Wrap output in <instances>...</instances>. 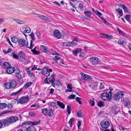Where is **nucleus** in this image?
<instances>
[{
  "label": "nucleus",
  "instance_id": "obj_51",
  "mask_svg": "<svg viewBox=\"0 0 131 131\" xmlns=\"http://www.w3.org/2000/svg\"><path fill=\"white\" fill-rule=\"evenodd\" d=\"M39 106V103H35L34 104H32L31 105L30 107H38Z\"/></svg>",
  "mask_w": 131,
  "mask_h": 131
},
{
  "label": "nucleus",
  "instance_id": "obj_3",
  "mask_svg": "<svg viewBox=\"0 0 131 131\" xmlns=\"http://www.w3.org/2000/svg\"><path fill=\"white\" fill-rule=\"evenodd\" d=\"M40 120L38 121H36L33 122H31V121H26L22 123V124L20 125L19 126H26L29 124L31 125V126H34L39 124L40 123Z\"/></svg>",
  "mask_w": 131,
  "mask_h": 131
},
{
  "label": "nucleus",
  "instance_id": "obj_31",
  "mask_svg": "<svg viewBox=\"0 0 131 131\" xmlns=\"http://www.w3.org/2000/svg\"><path fill=\"white\" fill-rule=\"evenodd\" d=\"M84 13L85 15L89 17L92 14L91 12L88 11H85Z\"/></svg>",
  "mask_w": 131,
  "mask_h": 131
},
{
  "label": "nucleus",
  "instance_id": "obj_53",
  "mask_svg": "<svg viewBox=\"0 0 131 131\" xmlns=\"http://www.w3.org/2000/svg\"><path fill=\"white\" fill-rule=\"evenodd\" d=\"M131 16L130 15H127L125 17V18L126 20L129 21L131 18Z\"/></svg>",
  "mask_w": 131,
  "mask_h": 131
},
{
  "label": "nucleus",
  "instance_id": "obj_25",
  "mask_svg": "<svg viewBox=\"0 0 131 131\" xmlns=\"http://www.w3.org/2000/svg\"><path fill=\"white\" fill-rule=\"evenodd\" d=\"M7 106V105L5 103H0V108L2 109H4Z\"/></svg>",
  "mask_w": 131,
  "mask_h": 131
},
{
  "label": "nucleus",
  "instance_id": "obj_54",
  "mask_svg": "<svg viewBox=\"0 0 131 131\" xmlns=\"http://www.w3.org/2000/svg\"><path fill=\"white\" fill-rule=\"evenodd\" d=\"M35 34L39 39L41 38V35L39 31H37L35 33Z\"/></svg>",
  "mask_w": 131,
  "mask_h": 131
},
{
  "label": "nucleus",
  "instance_id": "obj_18",
  "mask_svg": "<svg viewBox=\"0 0 131 131\" xmlns=\"http://www.w3.org/2000/svg\"><path fill=\"white\" fill-rule=\"evenodd\" d=\"M9 82L10 86H11V88H14L16 85V82L15 79H13L11 80Z\"/></svg>",
  "mask_w": 131,
  "mask_h": 131
},
{
  "label": "nucleus",
  "instance_id": "obj_35",
  "mask_svg": "<svg viewBox=\"0 0 131 131\" xmlns=\"http://www.w3.org/2000/svg\"><path fill=\"white\" fill-rule=\"evenodd\" d=\"M67 87L68 89H69L70 90H66V91H67L66 92H71L72 91V87L71 85L70 84H68L67 85Z\"/></svg>",
  "mask_w": 131,
  "mask_h": 131
},
{
  "label": "nucleus",
  "instance_id": "obj_23",
  "mask_svg": "<svg viewBox=\"0 0 131 131\" xmlns=\"http://www.w3.org/2000/svg\"><path fill=\"white\" fill-rule=\"evenodd\" d=\"M27 131H36V129L35 127L31 126L27 128Z\"/></svg>",
  "mask_w": 131,
  "mask_h": 131
},
{
  "label": "nucleus",
  "instance_id": "obj_63",
  "mask_svg": "<svg viewBox=\"0 0 131 131\" xmlns=\"http://www.w3.org/2000/svg\"><path fill=\"white\" fill-rule=\"evenodd\" d=\"M29 115L30 116H32L34 115L35 114L33 112H29Z\"/></svg>",
  "mask_w": 131,
  "mask_h": 131
},
{
  "label": "nucleus",
  "instance_id": "obj_43",
  "mask_svg": "<svg viewBox=\"0 0 131 131\" xmlns=\"http://www.w3.org/2000/svg\"><path fill=\"white\" fill-rule=\"evenodd\" d=\"M74 120V119L73 118H71L70 119L69 121L68 122V123L69 124L70 127L72 126V122Z\"/></svg>",
  "mask_w": 131,
  "mask_h": 131
},
{
  "label": "nucleus",
  "instance_id": "obj_38",
  "mask_svg": "<svg viewBox=\"0 0 131 131\" xmlns=\"http://www.w3.org/2000/svg\"><path fill=\"white\" fill-rule=\"evenodd\" d=\"M97 105L100 107H101L104 105V102L102 101H100L97 103Z\"/></svg>",
  "mask_w": 131,
  "mask_h": 131
},
{
  "label": "nucleus",
  "instance_id": "obj_57",
  "mask_svg": "<svg viewBox=\"0 0 131 131\" xmlns=\"http://www.w3.org/2000/svg\"><path fill=\"white\" fill-rule=\"evenodd\" d=\"M124 42V40L123 39H120L118 42V43L120 44H122Z\"/></svg>",
  "mask_w": 131,
  "mask_h": 131
},
{
  "label": "nucleus",
  "instance_id": "obj_11",
  "mask_svg": "<svg viewBox=\"0 0 131 131\" xmlns=\"http://www.w3.org/2000/svg\"><path fill=\"white\" fill-rule=\"evenodd\" d=\"M18 43L21 47L23 46H26L28 44L27 41H26L25 40L23 39H19Z\"/></svg>",
  "mask_w": 131,
  "mask_h": 131
},
{
  "label": "nucleus",
  "instance_id": "obj_1",
  "mask_svg": "<svg viewBox=\"0 0 131 131\" xmlns=\"http://www.w3.org/2000/svg\"><path fill=\"white\" fill-rule=\"evenodd\" d=\"M42 113L45 116H48L49 117H50L53 115V110L52 108L47 109L44 108L42 109Z\"/></svg>",
  "mask_w": 131,
  "mask_h": 131
},
{
  "label": "nucleus",
  "instance_id": "obj_22",
  "mask_svg": "<svg viewBox=\"0 0 131 131\" xmlns=\"http://www.w3.org/2000/svg\"><path fill=\"white\" fill-rule=\"evenodd\" d=\"M123 103L125 106H128L129 105L130 102L127 99H125L123 100Z\"/></svg>",
  "mask_w": 131,
  "mask_h": 131
},
{
  "label": "nucleus",
  "instance_id": "obj_37",
  "mask_svg": "<svg viewBox=\"0 0 131 131\" xmlns=\"http://www.w3.org/2000/svg\"><path fill=\"white\" fill-rule=\"evenodd\" d=\"M116 10L119 13V15L121 17L123 15V11L122 9H120V8L117 9Z\"/></svg>",
  "mask_w": 131,
  "mask_h": 131
},
{
  "label": "nucleus",
  "instance_id": "obj_26",
  "mask_svg": "<svg viewBox=\"0 0 131 131\" xmlns=\"http://www.w3.org/2000/svg\"><path fill=\"white\" fill-rule=\"evenodd\" d=\"M23 90V88H22L20 89L19 90L17 91V92L12 93L10 94V96L16 95L17 94H19Z\"/></svg>",
  "mask_w": 131,
  "mask_h": 131
},
{
  "label": "nucleus",
  "instance_id": "obj_52",
  "mask_svg": "<svg viewBox=\"0 0 131 131\" xmlns=\"http://www.w3.org/2000/svg\"><path fill=\"white\" fill-rule=\"evenodd\" d=\"M89 102L91 106H93L94 105L95 103L94 99H93V100H90Z\"/></svg>",
  "mask_w": 131,
  "mask_h": 131
},
{
  "label": "nucleus",
  "instance_id": "obj_64",
  "mask_svg": "<svg viewBox=\"0 0 131 131\" xmlns=\"http://www.w3.org/2000/svg\"><path fill=\"white\" fill-rule=\"evenodd\" d=\"M7 107L8 109H11L13 105L9 103L7 105Z\"/></svg>",
  "mask_w": 131,
  "mask_h": 131
},
{
  "label": "nucleus",
  "instance_id": "obj_27",
  "mask_svg": "<svg viewBox=\"0 0 131 131\" xmlns=\"http://www.w3.org/2000/svg\"><path fill=\"white\" fill-rule=\"evenodd\" d=\"M77 116L80 118H82L83 117V115L81 113V110L77 111Z\"/></svg>",
  "mask_w": 131,
  "mask_h": 131
},
{
  "label": "nucleus",
  "instance_id": "obj_21",
  "mask_svg": "<svg viewBox=\"0 0 131 131\" xmlns=\"http://www.w3.org/2000/svg\"><path fill=\"white\" fill-rule=\"evenodd\" d=\"M57 104L62 109H64L65 108V105L62 103L60 101L56 100Z\"/></svg>",
  "mask_w": 131,
  "mask_h": 131
},
{
  "label": "nucleus",
  "instance_id": "obj_50",
  "mask_svg": "<svg viewBox=\"0 0 131 131\" xmlns=\"http://www.w3.org/2000/svg\"><path fill=\"white\" fill-rule=\"evenodd\" d=\"M81 99V98L78 97H77L75 98V100H76L79 103V104H82L81 101H80Z\"/></svg>",
  "mask_w": 131,
  "mask_h": 131
},
{
  "label": "nucleus",
  "instance_id": "obj_48",
  "mask_svg": "<svg viewBox=\"0 0 131 131\" xmlns=\"http://www.w3.org/2000/svg\"><path fill=\"white\" fill-rule=\"evenodd\" d=\"M122 8L124 11L125 13H128V10L125 5L123 6Z\"/></svg>",
  "mask_w": 131,
  "mask_h": 131
},
{
  "label": "nucleus",
  "instance_id": "obj_12",
  "mask_svg": "<svg viewBox=\"0 0 131 131\" xmlns=\"http://www.w3.org/2000/svg\"><path fill=\"white\" fill-rule=\"evenodd\" d=\"M53 36L54 37H56L58 39H60L61 35L59 30H55L53 31Z\"/></svg>",
  "mask_w": 131,
  "mask_h": 131
},
{
  "label": "nucleus",
  "instance_id": "obj_60",
  "mask_svg": "<svg viewBox=\"0 0 131 131\" xmlns=\"http://www.w3.org/2000/svg\"><path fill=\"white\" fill-rule=\"evenodd\" d=\"M75 97V95L71 94L68 97V98L70 99H74Z\"/></svg>",
  "mask_w": 131,
  "mask_h": 131
},
{
  "label": "nucleus",
  "instance_id": "obj_32",
  "mask_svg": "<svg viewBox=\"0 0 131 131\" xmlns=\"http://www.w3.org/2000/svg\"><path fill=\"white\" fill-rule=\"evenodd\" d=\"M19 39L17 37H14L12 38V41L14 43H17V42L19 41Z\"/></svg>",
  "mask_w": 131,
  "mask_h": 131
},
{
  "label": "nucleus",
  "instance_id": "obj_4",
  "mask_svg": "<svg viewBox=\"0 0 131 131\" xmlns=\"http://www.w3.org/2000/svg\"><path fill=\"white\" fill-rule=\"evenodd\" d=\"M124 92L123 91H120L118 93L115 94L113 96V98L114 100L116 101L118 100L121 97L123 96Z\"/></svg>",
  "mask_w": 131,
  "mask_h": 131
},
{
  "label": "nucleus",
  "instance_id": "obj_29",
  "mask_svg": "<svg viewBox=\"0 0 131 131\" xmlns=\"http://www.w3.org/2000/svg\"><path fill=\"white\" fill-rule=\"evenodd\" d=\"M32 84L31 82H28L23 87L24 89H26L28 88Z\"/></svg>",
  "mask_w": 131,
  "mask_h": 131
},
{
  "label": "nucleus",
  "instance_id": "obj_33",
  "mask_svg": "<svg viewBox=\"0 0 131 131\" xmlns=\"http://www.w3.org/2000/svg\"><path fill=\"white\" fill-rule=\"evenodd\" d=\"M5 47H4V49ZM12 51V49L11 48H9L8 50L6 51V50H5V49L3 50V52L5 54H7V53H9L11 52Z\"/></svg>",
  "mask_w": 131,
  "mask_h": 131
},
{
  "label": "nucleus",
  "instance_id": "obj_8",
  "mask_svg": "<svg viewBox=\"0 0 131 131\" xmlns=\"http://www.w3.org/2000/svg\"><path fill=\"white\" fill-rule=\"evenodd\" d=\"M90 61L93 65L97 64L99 62V59L97 57H92L90 58Z\"/></svg>",
  "mask_w": 131,
  "mask_h": 131
},
{
  "label": "nucleus",
  "instance_id": "obj_9",
  "mask_svg": "<svg viewBox=\"0 0 131 131\" xmlns=\"http://www.w3.org/2000/svg\"><path fill=\"white\" fill-rule=\"evenodd\" d=\"M81 79L84 81L89 80L92 79L91 77L90 76L88 75L82 73H81Z\"/></svg>",
  "mask_w": 131,
  "mask_h": 131
},
{
  "label": "nucleus",
  "instance_id": "obj_59",
  "mask_svg": "<svg viewBox=\"0 0 131 131\" xmlns=\"http://www.w3.org/2000/svg\"><path fill=\"white\" fill-rule=\"evenodd\" d=\"M71 47L77 45V43L72 41L71 42Z\"/></svg>",
  "mask_w": 131,
  "mask_h": 131
},
{
  "label": "nucleus",
  "instance_id": "obj_16",
  "mask_svg": "<svg viewBox=\"0 0 131 131\" xmlns=\"http://www.w3.org/2000/svg\"><path fill=\"white\" fill-rule=\"evenodd\" d=\"M14 70V67H10L7 69L6 71L8 74H11L13 73Z\"/></svg>",
  "mask_w": 131,
  "mask_h": 131
},
{
  "label": "nucleus",
  "instance_id": "obj_55",
  "mask_svg": "<svg viewBox=\"0 0 131 131\" xmlns=\"http://www.w3.org/2000/svg\"><path fill=\"white\" fill-rule=\"evenodd\" d=\"M117 29L120 34L122 35L123 36H124L125 35V34L124 33L118 28H117Z\"/></svg>",
  "mask_w": 131,
  "mask_h": 131
},
{
  "label": "nucleus",
  "instance_id": "obj_13",
  "mask_svg": "<svg viewBox=\"0 0 131 131\" xmlns=\"http://www.w3.org/2000/svg\"><path fill=\"white\" fill-rule=\"evenodd\" d=\"M100 37L103 38H105L108 39H111L113 38L112 36L111 35H108L107 34L101 33L100 34Z\"/></svg>",
  "mask_w": 131,
  "mask_h": 131
},
{
  "label": "nucleus",
  "instance_id": "obj_61",
  "mask_svg": "<svg viewBox=\"0 0 131 131\" xmlns=\"http://www.w3.org/2000/svg\"><path fill=\"white\" fill-rule=\"evenodd\" d=\"M95 13L98 16H101L102 15V14L98 10H96Z\"/></svg>",
  "mask_w": 131,
  "mask_h": 131
},
{
  "label": "nucleus",
  "instance_id": "obj_24",
  "mask_svg": "<svg viewBox=\"0 0 131 131\" xmlns=\"http://www.w3.org/2000/svg\"><path fill=\"white\" fill-rule=\"evenodd\" d=\"M10 67V65L8 62H5L3 64V67L5 69H7Z\"/></svg>",
  "mask_w": 131,
  "mask_h": 131
},
{
  "label": "nucleus",
  "instance_id": "obj_10",
  "mask_svg": "<svg viewBox=\"0 0 131 131\" xmlns=\"http://www.w3.org/2000/svg\"><path fill=\"white\" fill-rule=\"evenodd\" d=\"M100 125L103 128L107 129L110 126V123L107 121H103L101 122Z\"/></svg>",
  "mask_w": 131,
  "mask_h": 131
},
{
  "label": "nucleus",
  "instance_id": "obj_36",
  "mask_svg": "<svg viewBox=\"0 0 131 131\" xmlns=\"http://www.w3.org/2000/svg\"><path fill=\"white\" fill-rule=\"evenodd\" d=\"M11 56H13V57L16 59H18L19 58V56L15 53V52H14L12 53Z\"/></svg>",
  "mask_w": 131,
  "mask_h": 131
},
{
  "label": "nucleus",
  "instance_id": "obj_34",
  "mask_svg": "<svg viewBox=\"0 0 131 131\" xmlns=\"http://www.w3.org/2000/svg\"><path fill=\"white\" fill-rule=\"evenodd\" d=\"M80 51V50L78 49H77L74 50L72 51V53L75 56L77 55L78 53H79Z\"/></svg>",
  "mask_w": 131,
  "mask_h": 131
},
{
  "label": "nucleus",
  "instance_id": "obj_30",
  "mask_svg": "<svg viewBox=\"0 0 131 131\" xmlns=\"http://www.w3.org/2000/svg\"><path fill=\"white\" fill-rule=\"evenodd\" d=\"M14 20L17 23L20 24H24L25 23V21H21L18 19H14Z\"/></svg>",
  "mask_w": 131,
  "mask_h": 131
},
{
  "label": "nucleus",
  "instance_id": "obj_45",
  "mask_svg": "<svg viewBox=\"0 0 131 131\" xmlns=\"http://www.w3.org/2000/svg\"><path fill=\"white\" fill-rule=\"evenodd\" d=\"M31 37V38L32 40H35V37L34 34L32 32L31 34L29 35Z\"/></svg>",
  "mask_w": 131,
  "mask_h": 131
},
{
  "label": "nucleus",
  "instance_id": "obj_17",
  "mask_svg": "<svg viewBox=\"0 0 131 131\" xmlns=\"http://www.w3.org/2000/svg\"><path fill=\"white\" fill-rule=\"evenodd\" d=\"M112 108L115 112L114 114L115 115H116L118 112H120L119 108L116 106H113L112 107Z\"/></svg>",
  "mask_w": 131,
  "mask_h": 131
},
{
  "label": "nucleus",
  "instance_id": "obj_62",
  "mask_svg": "<svg viewBox=\"0 0 131 131\" xmlns=\"http://www.w3.org/2000/svg\"><path fill=\"white\" fill-rule=\"evenodd\" d=\"M99 17H100V18L104 22V23L106 24H108V22H107V21H106V20L105 19L102 18V17H100L99 16Z\"/></svg>",
  "mask_w": 131,
  "mask_h": 131
},
{
  "label": "nucleus",
  "instance_id": "obj_42",
  "mask_svg": "<svg viewBox=\"0 0 131 131\" xmlns=\"http://www.w3.org/2000/svg\"><path fill=\"white\" fill-rule=\"evenodd\" d=\"M83 6H84L83 4L82 3H80L79 4L78 7L80 9V10L82 11L83 10L84 8Z\"/></svg>",
  "mask_w": 131,
  "mask_h": 131
},
{
  "label": "nucleus",
  "instance_id": "obj_6",
  "mask_svg": "<svg viewBox=\"0 0 131 131\" xmlns=\"http://www.w3.org/2000/svg\"><path fill=\"white\" fill-rule=\"evenodd\" d=\"M29 97L28 96L26 95L20 98L18 101V103L23 104L26 103L29 100Z\"/></svg>",
  "mask_w": 131,
  "mask_h": 131
},
{
  "label": "nucleus",
  "instance_id": "obj_14",
  "mask_svg": "<svg viewBox=\"0 0 131 131\" xmlns=\"http://www.w3.org/2000/svg\"><path fill=\"white\" fill-rule=\"evenodd\" d=\"M7 118L10 123L16 122L18 119L17 117L15 116H11Z\"/></svg>",
  "mask_w": 131,
  "mask_h": 131
},
{
  "label": "nucleus",
  "instance_id": "obj_56",
  "mask_svg": "<svg viewBox=\"0 0 131 131\" xmlns=\"http://www.w3.org/2000/svg\"><path fill=\"white\" fill-rule=\"evenodd\" d=\"M34 46V45L32 43V41L31 40H30V46L29 47H28L30 49H32L33 47Z\"/></svg>",
  "mask_w": 131,
  "mask_h": 131
},
{
  "label": "nucleus",
  "instance_id": "obj_49",
  "mask_svg": "<svg viewBox=\"0 0 131 131\" xmlns=\"http://www.w3.org/2000/svg\"><path fill=\"white\" fill-rule=\"evenodd\" d=\"M71 110L70 109V107L69 105H68L67 106V111L68 112L69 115L71 113Z\"/></svg>",
  "mask_w": 131,
  "mask_h": 131
},
{
  "label": "nucleus",
  "instance_id": "obj_40",
  "mask_svg": "<svg viewBox=\"0 0 131 131\" xmlns=\"http://www.w3.org/2000/svg\"><path fill=\"white\" fill-rule=\"evenodd\" d=\"M42 19L45 20L47 21L48 22H51V19H49L46 16L44 15H43Z\"/></svg>",
  "mask_w": 131,
  "mask_h": 131
},
{
  "label": "nucleus",
  "instance_id": "obj_58",
  "mask_svg": "<svg viewBox=\"0 0 131 131\" xmlns=\"http://www.w3.org/2000/svg\"><path fill=\"white\" fill-rule=\"evenodd\" d=\"M25 29H26L27 31V33H30L31 31V30L29 27L28 26Z\"/></svg>",
  "mask_w": 131,
  "mask_h": 131
},
{
  "label": "nucleus",
  "instance_id": "obj_47",
  "mask_svg": "<svg viewBox=\"0 0 131 131\" xmlns=\"http://www.w3.org/2000/svg\"><path fill=\"white\" fill-rule=\"evenodd\" d=\"M29 69H27V72L28 75L30 77H32L33 76V74L32 72H31L30 71L28 70Z\"/></svg>",
  "mask_w": 131,
  "mask_h": 131
},
{
  "label": "nucleus",
  "instance_id": "obj_15",
  "mask_svg": "<svg viewBox=\"0 0 131 131\" xmlns=\"http://www.w3.org/2000/svg\"><path fill=\"white\" fill-rule=\"evenodd\" d=\"M40 49L41 51L46 53L48 54L50 53L48 49L45 46L41 45L40 46Z\"/></svg>",
  "mask_w": 131,
  "mask_h": 131
},
{
  "label": "nucleus",
  "instance_id": "obj_41",
  "mask_svg": "<svg viewBox=\"0 0 131 131\" xmlns=\"http://www.w3.org/2000/svg\"><path fill=\"white\" fill-rule=\"evenodd\" d=\"M63 45L65 46L71 47V42L69 41L66 42H64Z\"/></svg>",
  "mask_w": 131,
  "mask_h": 131
},
{
  "label": "nucleus",
  "instance_id": "obj_44",
  "mask_svg": "<svg viewBox=\"0 0 131 131\" xmlns=\"http://www.w3.org/2000/svg\"><path fill=\"white\" fill-rule=\"evenodd\" d=\"M11 112V111H9L8 110H6L4 111V112L0 113V116H1L2 115L6 114L9 112Z\"/></svg>",
  "mask_w": 131,
  "mask_h": 131
},
{
  "label": "nucleus",
  "instance_id": "obj_46",
  "mask_svg": "<svg viewBox=\"0 0 131 131\" xmlns=\"http://www.w3.org/2000/svg\"><path fill=\"white\" fill-rule=\"evenodd\" d=\"M13 73H14V75H15L16 74H18L19 73H20V71L18 69H17L16 70L14 68Z\"/></svg>",
  "mask_w": 131,
  "mask_h": 131
},
{
  "label": "nucleus",
  "instance_id": "obj_19",
  "mask_svg": "<svg viewBox=\"0 0 131 131\" xmlns=\"http://www.w3.org/2000/svg\"><path fill=\"white\" fill-rule=\"evenodd\" d=\"M2 121L3 124L4 126L8 125L10 124L8 118L3 119Z\"/></svg>",
  "mask_w": 131,
  "mask_h": 131
},
{
  "label": "nucleus",
  "instance_id": "obj_5",
  "mask_svg": "<svg viewBox=\"0 0 131 131\" xmlns=\"http://www.w3.org/2000/svg\"><path fill=\"white\" fill-rule=\"evenodd\" d=\"M52 70L51 69H48V68H44L42 70L41 74L47 77L50 75V72H52Z\"/></svg>",
  "mask_w": 131,
  "mask_h": 131
},
{
  "label": "nucleus",
  "instance_id": "obj_7",
  "mask_svg": "<svg viewBox=\"0 0 131 131\" xmlns=\"http://www.w3.org/2000/svg\"><path fill=\"white\" fill-rule=\"evenodd\" d=\"M101 99L104 101H107L108 100L110 99L111 97H110V95H109L107 93L105 92L102 93L101 95Z\"/></svg>",
  "mask_w": 131,
  "mask_h": 131
},
{
  "label": "nucleus",
  "instance_id": "obj_20",
  "mask_svg": "<svg viewBox=\"0 0 131 131\" xmlns=\"http://www.w3.org/2000/svg\"><path fill=\"white\" fill-rule=\"evenodd\" d=\"M19 60L22 62L23 63H25V62L24 56L23 53H21L19 55Z\"/></svg>",
  "mask_w": 131,
  "mask_h": 131
},
{
  "label": "nucleus",
  "instance_id": "obj_2",
  "mask_svg": "<svg viewBox=\"0 0 131 131\" xmlns=\"http://www.w3.org/2000/svg\"><path fill=\"white\" fill-rule=\"evenodd\" d=\"M55 79L54 76L53 74H52L49 78H46L44 80V82L47 84H49L51 83L53 86H54Z\"/></svg>",
  "mask_w": 131,
  "mask_h": 131
},
{
  "label": "nucleus",
  "instance_id": "obj_28",
  "mask_svg": "<svg viewBox=\"0 0 131 131\" xmlns=\"http://www.w3.org/2000/svg\"><path fill=\"white\" fill-rule=\"evenodd\" d=\"M16 77L19 80H21L22 79L23 77L22 76L21 74L20 73H19L18 74H16L15 75Z\"/></svg>",
  "mask_w": 131,
  "mask_h": 131
},
{
  "label": "nucleus",
  "instance_id": "obj_39",
  "mask_svg": "<svg viewBox=\"0 0 131 131\" xmlns=\"http://www.w3.org/2000/svg\"><path fill=\"white\" fill-rule=\"evenodd\" d=\"M5 88L6 89H9L11 88L10 84L9 82H7L5 84Z\"/></svg>",
  "mask_w": 131,
  "mask_h": 131
}]
</instances>
